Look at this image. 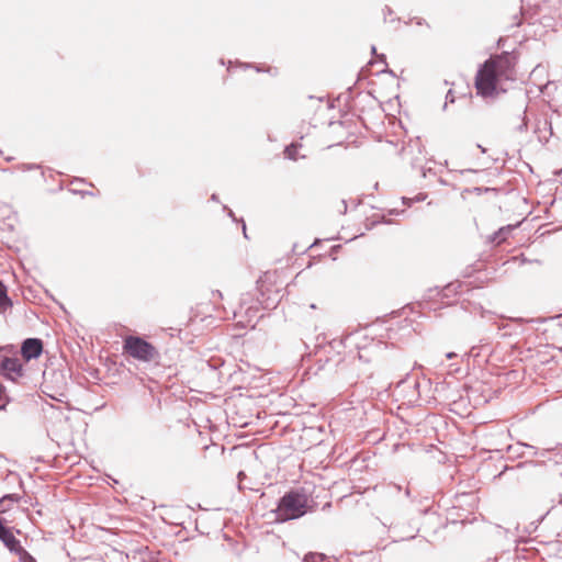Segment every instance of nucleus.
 Instances as JSON below:
<instances>
[{
  "label": "nucleus",
  "mask_w": 562,
  "mask_h": 562,
  "mask_svg": "<svg viewBox=\"0 0 562 562\" xmlns=\"http://www.w3.org/2000/svg\"><path fill=\"white\" fill-rule=\"evenodd\" d=\"M383 525H384L385 527H389L390 529L394 527V525H393V522H392V521H390V522H387V521H383Z\"/></svg>",
  "instance_id": "obj_28"
},
{
  "label": "nucleus",
  "mask_w": 562,
  "mask_h": 562,
  "mask_svg": "<svg viewBox=\"0 0 562 562\" xmlns=\"http://www.w3.org/2000/svg\"><path fill=\"white\" fill-rule=\"evenodd\" d=\"M402 202H403V204H405V205H407V206H411V205L413 204L414 200H413V199H409V198H405V196H403V198H402Z\"/></svg>",
  "instance_id": "obj_19"
},
{
  "label": "nucleus",
  "mask_w": 562,
  "mask_h": 562,
  "mask_svg": "<svg viewBox=\"0 0 562 562\" xmlns=\"http://www.w3.org/2000/svg\"><path fill=\"white\" fill-rule=\"evenodd\" d=\"M350 337L356 340L359 361L371 363L379 362L385 358L389 347L384 341L368 338L361 333H355Z\"/></svg>",
  "instance_id": "obj_2"
},
{
  "label": "nucleus",
  "mask_w": 562,
  "mask_h": 562,
  "mask_svg": "<svg viewBox=\"0 0 562 562\" xmlns=\"http://www.w3.org/2000/svg\"><path fill=\"white\" fill-rule=\"evenodd\" d=\"M502 41H503L502 38L498 40V42H497L498 46H501Z\"/></svg>",
  "instance_id": "obj_36"
},
{
  "label": "nucleus",
  "mask_w": 562,
  "mask_h": 562,
  "mask_svg": "<svg viewBox=\"0 0 562 562\" xmlns=\"http://www.w3.org/2000/svg\"><path fill=\"white\" fill-rule=\"evenodd\" d=\"M519 447L527 448V449H533V447L529 446V445H519Z\"/></svg>",
  "instance_id": "obj_33"
},
{
  "label": "nucleus",
  "mask_w": 562,
  "mask_h": 562,
  "mask_svg": "<svg viewBox=\"0 0 562 562\" xmlns=\"http://www.w3.org/2000/svg\"><path fill=\"white\" fill-rule=\"evenodd\" d=\"M381 72L390 74V75L394 76L393 70H391V69H389V68H385V69L381 70Z\"/></svg>",
  "instance_id": "obj_25"
},
{
  "label": "nucleus",
  "mask_w": 562,
  "mask_h": 562,
  "mask_svg": "<svg viewBox=\"0 0 562 562\" xmlns=\"http://www.w3.org/2000/svg\"><path fill=\"white\" fill-rule=\"evenodd\" d=\"M462 283H446L443 286L438 285L428 290L427 297L432 301H440L442 304H451L453 296L458 294L457 289L461 288Z\"/></svg>",
  "instance_id": "obj_8"
},
{
  "label": "nucleus",
  "mask_w": 562,
  "mask_h": 562,
  "mask_svg": "<svg viewBox=\"0 0 562 562\" xmlns=\"http://www.w3.org/2000/svg\"><path fill=\"white\" fill-rule=\"evenodd\" d=\"M75 181L83 182L85 180L83 179H76Z\"/></svg>",
  "instance_id": "obj_37"
},
{
  "label": "nucleus",
  "mask_w": 562,
  "mask_h": 562,
  "mask_svg": "<svg viewBox=\"0 0 562 562\" xmlns=\"http://www.w3.org/2000/svg\"><path fill=\"white\" fill-rule=\"evenodd\" d=\"M518 60L516 50L491 55L483 65L502 80H515V67Z\"/></svg>",
  "instance_id": "obj_3"
},
{
  "label": "nucleus",
  "mask_w": 562,
  "mask_h": 562,
  "mask_svg": "<svg viewBox=\"0 0 562 562\" xmlns=\"http://www.w3.org/2000/svg\"><path fill=\"white\" fill-rule=\"evenodd\" d=\"M338 248H340V246H339V245H336V246H333V248H331V249H333V250H337Z\"/></svg>",
  "instance_id": "obj_34"
},
{
  "label": "nucleus",
  "mask_w": 562,
  "mask_h": 562,
  "mask_svg": "<svg viewBox=\"0 0 562 562\" xmlns=\"http://www.w3.org/2000/svg\"><path fill=\"white\" fill-rule=\"evenodd\" d=\"M277 271H265L262 272L258 279L256 281L258 282H261V281H271L272 278H280L279 276H276Z\"/></svg>",
  "instance_id": "obj_16"
},
{
  "label": "nucleus",
  "mask_w": 562,
  "mask_h": 562,
  "mask_svg": "<svg viewBox=\"0 0 562 562\" xmlns=\"http://www.w3.org/2000/svg\"><path fill=\"white\" fill-rule=\"evenodd\" d=\"M376 58L379 61L383 63L386 65V57L384 54H380V55H376Z\"/></svg>",
  "instance_id": "obj_22"
},
{
  "label": "nucleus",
  "mask_w": 562,
  "mask_h": 562,
  "mask_svg": "<svg viewBox=\"0 0 562 562\" xmlns=\"http://www.w3.org/2000/svg\"><path fill=\"white\" fill-rule=\"evenodd\" d=\"M240 222H241V225H243V234H244V237H245V238H248V236H247V232H246V223H245V221H244L243 218L240 220Z\"/></svg>",
  "instance_id": "obj_23"
},
{
  "label": "nucleus",
  "mask_w": 562,
  "mask_h": 562,
  "mask_svg": "<svg viewBox=\"0 0 562 562\" xmlns=\"http://www.w3.org/2000/svg\"><path fill=\"white\" fill-rule=\"evenodd\" d=\"M19 557L20 562H37L35 558L29 553L23 547L14 553Z\"/></svg>",
  "instance_id": "obj_14"
},
{
  "label": "nucleus",
  "mask_w": 562,
  "mask_h": 562,
  "mask_svg": "<svg viewBox=\"0 0 562 562\" xmlns=\"http://www.w3.org/2000/svg\"><path fill=\"white\" fill-rule=\"evenodd\" d=\"M425 199H426V194L419 193L413 200L416 202H420V201H424Z\"/></svg>",
  "instance_id": "obj_20"
},
{
  "label": "nucleus",
  "mask_w": 562,
  "mask_h": 562,
  "mask_svg": "<svg viewBox=\"0 0 562 562\" xmlns=\"http://www.w3.org/2000/svg\"><path fill=\"white\" fill-rule=\"evenodd\" d=\"M43 352V341L40 338H26L21 346V355L25 361L37 359Z\"/></svg>",
  "instance_id": "obj_10"
},
{
  "label": "nucleus",
  "mask_w": 562,
  "mask_h": 562,
  "mask_svg": "<svg viewBox=\"0 0 562 562\" xmlns=\"http://www.w3.org/2000/svg\"><path fill=\"white\" fill-rule=\"evenodd\" d=\"M453 102H454V93H453V91L450 89V90H448V92H447V94H446V102H445V104H443L442 109H443V110H446V109H447L448 103H453Z\"/></svg>",
  "instance_id": "obj_18"
},
{
  "label": "nucleus",
  "mask_w": 562,
  "mask_h": 562,
  "mask_svg": "<svg viewBox=\"0 0 562 562\" xmlns=\"http://www.w3.org/2000/svg\"><path fill=\"white\" fill-rule=\"evenodd\" d=\"M302 272L296 273L295 279L300 278Z\"/></svg>",
  "instance_id": "obj_35"
},
{
  "label": "nucleus",
  "mask_w": 562,
  "mask_h": 562,
  "mask_svg": "<svg viewBox=\"0 0 562 562\" xmlns=\"http://www.w3.org/2000/svg\"><path fill=\"white\" fill-rule=\"evenodd\" d=\"M499 78L492 70H487L484 65L480 67L475 76V88L477 94L482 97H493L498 93L497 87Z\"/></svg>",
  "instance_id": "obj_5"
},
{
  "label": "nucleus",
  "mask_w": 562,
  "mask_h": 562,
  "mask_svg": "<svg viewBox=\"0 0 562 562\" xmlns=\"http://www.w3.org/2000/svg\"><path fill=\"white\" fill-rule=\"evenodd\" d=\"M0 374L15 382L24 375L23 364L18 358L3 357L0 362Z\"/></svg>",
  "instance_id": "obj_9"
},
{
  "label": "nucleus",
  "mask_w": 562,
  "mask_h": 562,
  "mask_svg": "<svg viewBox=\"0 0 562 562\" xmlns=\"http://www.w3.org/2000/svg\"><path fill=\"white\" fill-rule=\"evenodd\" d=\"M341 204L344 206V210L341 211V213H346L347 212V203L345 200H341Z\"/></svg>",
  "instance_id": "obj_27"
},
{
  "label": "nucleus",
  "mask_w": 562,
  "mask_h": 562,
  "mask_svg": "<svg viewBox=\"0 0 562 562\" xmlns=\"http://www.w3.org/2000/svg\"><path fill=\"white\" fill-rule=\"evenodd\" d=\"M282 297L283 294L276 288V283H256V300L262 308H276Z\"/></svg>",
  "instance_id": "obj_6"
},
{
  "label": "nucleus",
  "mask_w": 562,
  "mask_h": 562,
  "mask_svg": "<svg viewBox=\"0 0 562 562\" xmlns=\"http://www.w3.org/2000/svg\"><path fill=\"white\" fill-rule=\"evenodd\" d=\"M371 54L375 56L378 55L376 47L374 45L371 46Z\"/></svg>",
  "instance_id": "obj_30"
},
{
  "label": "nucleus",
  "mask_w": 562,
  "mask_h": 562,
  "mask_svg": "<svg viewBox=\"0 0 562 562\" xmlns=\"http://www.w3.org/2000/svg\"><path fill=\"white\" fill-rule=\"evenodd\" d=\"M515 228L514 225H507V226H504V227H501L497 232H495L492 237H491V240L493 243H496V244H501L503 243L506 238H507V235Z\"/></svg>",
  "instance_id": "obj_11"
},
{
  "label": "nucleus",
  "mask_w": 562,
  "mask_h": 562,
  "mask_svg": "<svg viewBox=\"0 0 562 562\" xmlns=\"http://www.w3.org/2000/svg\"><path fill=\"white\" fill-rule=\"evenodd\" d=\"M8 347H0V351L5 350Z\"/></svg>",
  "instance_id": "obj_38"
},
{
  "label": "nucleus",
  "mask_w": 562,
  "mask_h": 562,
  "mask_svg": "<svg viewBox=\"0 0 562 562\" xmlns=\"http://www.w3.org/2000/svg\"><path fill=\"white\" fill-rule=\"evenodd\" d=\"M389 213H390L391 215L400 214V212H398L397 210H395V209H394V210H391Z\"/></svg>",
  "instance_id": "obj_32"
},
{
  "label": "nucleus",
  "mask_w": 562,
  "mask_h": 562,
  "mask_svg": "<svg viewBox=\"0 0 562 562\" xmlns=\"http://www.w3.org/2000/svg\"><path fill=\"white\" fill-rule=\"evenodd\" d=\"M326 559L325 554L317 552H310L304 555L303 562H324Z\"/></svg>",
  "instance_id": "obj_15"
},
{
  "label": "nucleus",
  "mask_w": 562,
  "mask_h": 562,
  "mask_svg": "<svg viewBox=\"0 0 562 562\" xmlns=\"http://www.w3.org/2000/svg\"><path fill=\"white\" fill-rule=\"evenodd\" d=\"M224 210L227 211V215L229 217H232L234 221H236L235 214H234V212L231 209H228L226 205H224Z\"/></svg>",
  "instance_id": "obj_21"
},
{
  "label": "nucleus",
  "mask_w": 562,
  "mask_h": 562,
  "mask_svg": "<svg viewBox=\"0 0 562 562\" xmlns=\"http://www.w3.org/2000/svg\"><path fill=\"white\" fill-rule=\"evenodd\" d=\"M302 145L299 143H291L290 145L285 146L284 148V155L290 160H297V150Z\"/></svg>",
  "instance_id": "obj_13"
},
{
  "label": "nucleus",
  "mask_w": 562,
  "mask_h": 562,
  "mask_svg": "<svg viewBox=\"0 0 562 562\" xmlns=\"http://www.w3.org/2000/svg\"><path fill=\"white\" fill-rule=\"evenodd\" d=\"M211 200L217 202L218 201L217 194L213 193L211 196Z\"/></svg>",
  "instance_id": "obj_31"
},
{
  "label": "nucleus",
  "mask_w": 562,
  "mask_h": 562,
  "mask_svg": "<svg viewBox=\"0 0 562 562\" xmlns=\"http://www.w3.org/2000/svg\"><path fill=\"white\" fill-rule=\"evenodd\" d=\"M123 351L143 362H151L159 359L157 348L139 336H126L123 340Z\"/></svg>",
  "instance_id": "obj_4"
},
{
  "label": "nucleus",
  "mask_w": 562,
  "mask_h": 562,
  "mask_svg": "<svg viewBox=\"0 0 562 562\" xmlns=\"http://www.w3.org/2000/svg\"><path fill=\"white\" fill-rule=\"evenodd\" d=\"M446 357H447L448 359H453L454 357H457V353H454V352H448V353L446 355Z\"/></svg>",
  "instance_id": "obj_26"
},
{
  "label": "nucleus",
  "mask_w": 562,
  "mask_h": 562,
  "mask_svg": "<svg viewBox=\"0 0 562 562\" xmlns=\"http://www.w3.org/2000/svg\"><path fill=\"white\" fill-rule=\"evenodd\" d=\"M11 305L12 303L8 296V291L4 286V283H0V311H5Z\"/></svg>",
  "instance_id": "obj_12"
},
{
  "label": "nucleus",
  "mask_w": 562,
  "mask_h": 562,
  "mask_svg": "<svg viewBox=\"0 0 562 562\" xmlns=\"http://www.w3.org/2000/svg\"><path fill=\"white\" fill-rule=\"evenodd\" d=\"M19 499V497L15 495V494H8V495H4L1 499H0V508L1 510H4V503L7 501H10V502H16Z\"/></svg>",
  "instance_id": "obj_17"
},
{
  "label": "nucleus",
  "mask_w": 562,
  "mask_h": 562,
  "mask_svg": "<svg viewBox=\"0 0 562 562\" xmlns=\"http://www.w3.org/2000/svg\"><path fill=\"white\" fill-rule=\"evenodd\" d=\"M319 243H321V240H319V239H316V240H315V241H314V243H313L308 248H310V249H311V248H314V247H316Z\"/></svg>",
  "instance_id": "obj_29"
},
{
  "label": "nucleus",
  "mask_w": 562,
  "mask_h": 562,
  "mask_svg": "<svg viewBox=\"0 0 562 562\" xmlns=\"http://www.w3.org/2000/svg\"><path fill=\"white\" fill-rule=\"evenodd\" d=\"M528 109V95L526 92L519 90L514 94V113L520 122L515 126V130L519 133L527 132L528 119L526 112Z\"/></svg>",
  "instance_id": "obj_7"
},
{
  "label": "nucleus",
  "mask_w": 562,
  "mask_h": 562,
  "mask_svg": "<svg viewBox=\"0 0 562 562\" xmlns=\"http://www.w3.org/2000/svg\"><path fill=\"white\" fill-rule=\"evenodd\" d=\"M311 510L308 496L304 491L293 490L285 493L278 503L274 512L276 521L285 522L303 517Z\"/></svg>",
  "instance_id": "obj_1"
},
{
  "label": "nucleus",
  "mask_w": 562,
  "mask_h": 562,
  "mask_svg": "<svg viewBox=\"0 0 562 562\" xmlns=\"http://www.w3.org/2000/svg\"><path fill=\"white\" fill-rule=\"evenodd\" d=\"M4 395V386L0 383V401L2 400Z\"/></svg>",
  "instance_id": "obj_24"
}]
</instances>
